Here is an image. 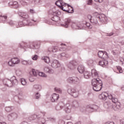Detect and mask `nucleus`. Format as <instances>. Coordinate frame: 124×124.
<instances>
[{"label": "nucleus", "mask_w": 124, "mask_h": 124, "mask_svg": "<svg viewBox=\"0 0 124 124\" xmlns=\"http://www.w3.org/2000/svg\"><path fill=\"white\" fill-rule=\"evenodd\" d=\"M61 26L64 27V28H68L69 26H71L75 30H83L86 27H87L88 29H92L93 28V26L91 25L90 22H72L69 18H66L65 19V24H61Z\"/></svg>", "instance_id": "nucleus-1"}, {"label": "nucleus", "mask_w": 124, "mask_h": 124, "mask_svg": "<svg viewBox=\"0 0 124 124\" xmlns=\"http://www.w3.org/2000/svg\"><path fill=\"white\" fill-rule=\"evenodd\" d=\"M78 106L79 104L78 103V102H77V101H74L73 102L72 105L70 103H67L66 104H64V103L61 102L59 103L58 104V105L56 106V109L57 110V111H60V110H62V109H63V108H64L65 112H66L67 113H69L71 112V109H72V107L77 108L78 107Z\"/></svg>", "instance_id": "nucleus-2"}, {"label": "nucleus", "mask_w": 124, "mask_h": 124, "mask_svg": "<svg viewBox=\"0 0 124 124\" xmlns=\"http://www.w3.org/2000/svg\"><path fill=\"white\" fill-rule=\"evenodd\" d=\"M93 89L95 92H99L102 89V81L99 78H93L92 80Z\"/></svg>", "instance_id": "nucleus-3"}, {"label": "nucleus", "mask_w": 124, "mask_h": 124, "mask_svg": "<svg viewBox=\"0 0 124 124\" xmlns=\"http://www.w3.org/2000/svg\"><path fill=\"white\" fill-rule=\"evenodd\" d=\"M41 114L43 117H41L39 119V124H45L46 121H50L53 124L56 123V119L52 117H49L47 116V114L45 112H41Z\"/></svg>", "instance_id": "nucleus-4"}, {"label": "nucleus", "mask_w": 124, "mask_h": 124, "mask_svg": "<svg viewBox=\"0 0 124 124\" xmlns=\"http://www.w3.org/2000/svg\"><path fill=\"white\" fill-rule=\"evenodd\" d=\"M3 85L6 87H12V86L18 85V80L16 77L13 76L10 79L7 78L4 79Z\"/></svg>", "instance_id": "nucleus-5"}, {"label": "nucleus", "mask_w": 124, "mask_h": 124, "mask_svg": "<svg viewBox=\"0 0 124 124\" xmlns=\"http://www.w3.org/2000/svg\"><path fill=\"white\" fill-rule=\"evenodd\" d=\"M20 48L24 49V51H27L26 48H30V49H38V46H35L33 43L29 44L25 42H22L19 46Z\"/></svg>", "instance_id": "nucleus-6"}, {"label": "nucleus", "mask_w": 124, "mask_h": 124, "mask_svg": "<svg viewBox=\"0 0 124 124\" xmlns=\"http://www.w3.org/2000/svg\"><path fill=\"white\" fill-rule=\"evenodd\" d=\"M19 63H20V59L17 57H14L9 60L8 62V65L11 67H13Z\"/></svg>", "instance_id": "nucleus-7"}, {"label": "nucleus", "mask_w": 124, "mask_h": 124, "mask_svg": "<svg viewBox=\"0 0 124 124\" xmlns=\"http://www.w3.org/2000/svg\"><path fill=\"white\" fill-rule=\"evenodd\" d=\"M98 76V73L95 69L92 70L91 73L89 71H85L84 73V77L85 79H89L91 76Z\"/></svg>", "instance_id": "nucleus-8"}, {"label": "nucleus", "mask_w": 124, "mask_h": 124, "mask_svg": "<svg viewBox=\"0 0 124 124\" xmlns=\"http://www.w3.org/2000/svg\"><path fill=\"white\" fill-rule=\"evenodd\" d=\"M95 16L101 23H105L107 21V17L104 14H99L98 13H95Z\"/></svg>", "instance_id": "nucleus-9"}, {"label": "nucleus", "mask_w": 124, "mask_h": 124, "mask_svg": "<svg viewBox=\"0 0 124 124\" xmlns=\"http://www.w3.org/2000/svg\"><path fill=\"white\" fill-rule=\"evenodd\" d=\"M61 13L60 11H57L55 12H53L52 15L53 16L51 18V20L54 22H59L60 21V15H61Z\"/></svg>", "instance_id": "nucleus-10"}, {"label": "nucleus", "mask_w": 124, "mask_h": 124, "mask_svg": "<svg viewBox=\"0 0 124 124\" xmlns=\"http://www.w3.org/2000/svg\"><path fill=\"white\" fill-rule=\"evenodd\" d=\"M67 93L69 94H71L73 97H78L79 95V92L74 88H69L67 90Z\"/></svg>", "instance_id": "nucleus-11"}, {"label": "nucleus", "mask_w": 124, "mask_h": 124, "mask_svg": "<svg viewBox=\"0 0 124 124\" xmlns=\"http://www.w3.org/2000/svg\"><path fill=\"white\" fill-rule=\"evenodd\" d=\"M17 118H18V114L16 112H13L8 114L5 119L8 120V121H14Z\"/></svg>", "instance_id": "nucleus-12"}, {"label": "nucleus", "mask_w": 124, "mask_h": 124, "mask_svg": "<svg viewBox=\"0 0 124 124\" xmlns=\"http://www.w3.org/2000/svg\"><path fill=\"white\" fill-rule=\"evenodd\" d=\"M61 46H62L60 48L58 46H55L52 49V52H53V53H56V52H58L59 50L61 52H62V51H65V50H66V46H65V44H61Z\"/></svg>", "instance_id": "nucleus-13"}, {"label": "nucleus", "mask_w": 124, "mask_h": 124, "mask_svg": "<svg viewBox=\"0 0 124 124\" xmlns=\"http://www.w3.org/2000/svg\"><path fill=\"white\" fill-rule=\"evenodd\" d=\"M76 65H77V61L76 60L71 61L67 64L68 68L71 70L75 69Z\"/></svg>", "instance_id": "nucleus-14"}, {"label": "nucleus", "mask_w": 124, "mask_h": 124, "mask_svg": "<svg viewBox=\"0 0 124 124\" xmlns=\"http://www.w3.org/2000/svg\"><path fill=\"white\" fill-rule=\"evenodd\" d=\"M31 21L29 20H24L22 21H20L18 22V26L20 27H25V26H31Z\"/></svg>", "instance_id": "nucleus-15"}, {"label": "nucleus", "mask_w": 124, "mask_h": 124, "mask_svg": "<svg viewBox=\"0 0 124 124\" xmlns=\"http://www.w3.org/2000/svg\"><path fill=\"white\" fill-rule=\"evenodd\" d=\"M98 57L101 59H107L108 58V53L106 51H100L98 52Z\"/></svg>", "instance_id": "nucleus-16"}, {"label": "nucleus", "mask_w": 124, "mask_h": 124, "mask_svg": "<svg viewBox=\"0 0 124 124\" xmlns=\"http://www.w3.org/2000/svg\"><path fill=\"white\" fill-rule=\"evenodd\" d=\"M51 66L53 68H58V67H60V66H61V64L58 60H53L51 62Z\"/></svg>", "instance_id": "nucleus-17"}, {"label": "nucleus", "mask_w": 124, "mask_h": 124, "mask_svg": "<svg viewBox=\"0 0 124 124\" xmlns=\"http://www.w3.org/2000/svg\"><path fill=\"white\" fill-rule=\"evenodd\" d=\"M9 6H12L14 8H19L20 7V5L18 3L17 1H10L8 3Z\"/></svg>", "instance_id": "nucleus-18"}, {"label": "nucleus", "mask_w": 124, "mask_h": 124, "mask_svg": "<svg viewBox=\"0 0 124 124\" xmlns=\"http://www.w3.org/2000/svg\"><path fill=\"white\" fill-rule=\"evenodd\" d=\"M60 97V95L56 93H53L50 97V100L52 102H56Z\"/></svg>", "instance_id": "nucleus-19"}, {"label": "nucleus", "mask_w": 124, "mask_h": 124, "mask_svg": "<svg viewBox=\"0 0 124 124\" xmlns=\"http://www.w3.org/2000/svg\"><path fill=\"white\" fill-rule=\"evenodd\" d=\"M18 15L20 17L22 18H23V19H26L25 20H29V15H28V13L25 12H19L18 13Z\"/></svg>", "instance_id": "nucleus-20"}, {"label": "nucleus", "mask_w": 124, "mask_h": 124, "mask_svg": "<svg viewBox=\"0 0 124 124\" xmlns=\"http://www.w3.org/2000/svg\"><path fill=\"white\" fill-rule=\"evenodd\" d=\"M111 108L114 111H118L121 108V104L120 103H117L111 106Z\"/></svg>", "instance_id": "nucleus-21"}, {"label": "nucleus", "mask_w": 124, "mask_h": 124, "mask_svg": "<svg viewBox=\"0 0 124 124\" xmlns=\"http://www.w3.org/2000/svg\"><path fill=\"white\" fill-rule=\"evenodd\" d=\"M42 90V86L40 84H35L33 86V90L34 92H40Z\"/></svg>", "instance_id": "nucleus-22"}, {"label": "nucleus", "mask_w": 124, "mask_h": 124, "mask_svg": "<svg viewBox=\"0 0 124 124\" xmlns=\"http://www.w3.org/2000/svg\"><path fill=\"white\" fill-rule=\"evenodd\" d=\"M108 97V94L107 93L103 92L99 95V98L102 99V100H106Z\"/></svg>", "instance_id": "nucleus-23"}, {"label": "nucleus", "mask_w": 124, "mask_h": 124, "mask_svg": "<svg viewBox=\"0 0 124 124\" xmlns=\"http://www.w3.org/2000/svg\"><path fill=\"white\" fill-rule=\"evenodd\" d=\"M44 70L45 72L48 73L49 74H53V73H54V70L48 66H45L44 68Z\"/></svg>", "instance_id": "nucleus-24"}, {"label": "nucleus", "mask_w": 124, "mask_h": 124, "mask_svg": "<svg viewBox=\"0 0 124 124\" xmlns=\"http://www.w3.org/2000/svg\"><path fill=\"white\" fill-rule=\"evenodd\" d=\"M97 20H98V18L95 16V13H94V17L92 18L91 22L93 24V25H97L98 24V21Z\"/></svg>", "instance_id": "nucleus-25"}, {"label": "nucleus", "mask_w": 124, "mask_h": 124, "mask_svg": "<svg viewBox=\"0 0 124 124\" xmlns=\"http://www.w3.org/2000/svg\"><path fill=\"white\" fill-rule=\"evenodd\" d=\"M99 64L103 67H106L108 65V61L106 60L99 61Z\"/></svg>", "instance_id": "nucleus-26"}, {"label": "nucleus", "mask_w": 124, "mask_h": 124, "mask_svg": "<svg viewBox=\"0 0 124 124\" xmlns=\"http://www.w3.org/2000/svg\"><path fill=\"white\" fill-rule=\"evenodd\" d=\"M78 70L79 73H84L85 72V66L83 65H79L78 67Z\"/></svg>", "instance_id": "nucleus-27"}, {"label": "nucleus", "mask_w": 124, "mask_h": 124, "mask_svg": "<svg viewBox=\"0 0 124 124\" xmlns=\"http://www.w3.org/2000/svg\"><path fill=\"white\" fill-rule=\"evenodd\" d=\"M87 108H88V109H90L91 110H93H93H97V109H98V107L95 105H89L87 106Z\"/></svg>", "instance_id": "nucleus-28"}, {"label": "nucleus", "mask_w": 124, "mask_h": 124, "mask_svg": "<svg viewBox=\"0 0 124 124\" xmlns=\"http://www.w3.org/2000/svg\"><path fill=\"white\" fill-rule=\"evenodd\" d=\"M0 19L2 23H6V19H7V16L2 15L1 13H0Z\"/></svg>", "instance_id": "nucleus-29"}, {"label": "nucleus", "mask_w": 124, "mask_h": 124, "mask_svg": "<svg viewBox=\"0 0 124 124\" xmlns=\"http://www.w3.org/2000/svg\"><path fill=\"white\" fill-rule=\"evenodd\" d=\"M55 4L57 5V6H59V7H60V6L62 5H66L67 4L66 3L64 2L62 0H59L55 2Z\"/></svg>", "instance_id": "nucleus-30"}, {"label": "nucleus", "mask_w": 124, "mask_h": 124, "mask_svg": "<svg viewBox=\"0 0 124 124\" xmlns=\"http://www.w3.org/2000/svg\"><path fill=\"white\" fill-rule=\"evenodd\" d=\"M41 60L46 63H50V58L48 56H43L41 57Z\"/></svg>", "instance_id": "nucleus-31"}, {"label": "nucleus", "mask_w": 124, "mask_h": 124, "mask_svg": "<svg viewBox=\"0 0 124 124\" xmlns=\"http://www.w3.org/2000/svg\"><path fill=\"white\" fill-rule=\"evenodd\" d=\"M64 6H66V5H64ZM62 10H63V11H65L66 12H67L68 13H73L74 12V9L73 8H72V10L70 12L69 10H66L65 9H63V5H61V6L59 7Z\"/></svg>", "instance_id": "nucleus-32"}, {"label": "nucleus", "mask_w": 124, "mask_h": 124, "mask_svg": "<svg viewBox=\"0 0 124 124\" xmlns=\"http://www.w3.org/2000/svg\"><path fill=\"white\" fill-rule=\"evenodd\" d=\"M59 59H64V58H68V55L65 53H62L58 55Z\"/></svg>", "instance_id": "nucleus-33"}, {"label": "nucleus", "mask_w": 124, "mask_h": 124, "mask_svg": "<svg viewBox=\"0 0 124 124\" xmlns=\"http://www.w3.org/2000/svg\"><path fill=\"white\" fill-rule=\"evenodd\" d=\"M104 106L106 108H109V107H111V106H112V105H111V103L109 101L108 102H106L104 104Z\"/></svg>", "instance_id": "nucleus-34"}, {"label": "nucleus", "mask_w": 124, "mask_h": 124, "mask_svg": "<svg viewBox=\"0 0 124 124\" xmlns=\"http://www.w3.org/2000/svg\"><path fill=\"white\" fill-rule=\"evenodd\" d=\"M13 109H14V107H6L5 108V111H6V112H11Z\"/></svg>", "instance_id": "nucleus-35"}, {"label": "nucleus", "mask_w": 124, "mask_h": 124, "mask_svg": "<svg viewBox=\"0 0 124 124\" xmlns=\"http://www.w3.org/2000/svg\"><path fill=\"white\" fill-rule=\"evenodd\" d=\"M36 118H37V115H36V114H33L30 116L29 119L30 121H33L34 120H35Z\"/></svg>", "instance_id": "nucleus-36"}, {"label": "nucleus", "mask_w": 124, "mask_h": 124, "mask_svg": "<svg viewBox=\"0 0 124 124\" xmlns=\"http://www.w3.org/2000/svg\"><path fill=\"white\" fill-rule=\"evenodd\" d=\"M32 2H33L35 4H41L42 0H32Z\"/></svg>", "instance_id": "nucleus-37"}, {"label": "nucleus", "mask_w": 124, "mask_h": 124, "mask_svg": "<svg viewBox=\"0 0 124 124\" xmlns=\"http://www.w3.org/2000/svg\"><path fill=\"white\" fill-rule=\"evenodd\" d=\"M79 83H80V79L77 77H74V83L79 84Z\"/></svg>", "instance_id": "nucleus-38"}, {"label": "nucleus", "mask_w": 124, "mask_h": 124, "mask_svg": "<svg viewBox=\"0 0 124 124\" xmlns=\"http://www.w3.org/2000/svg\"><path fill=\"white\" fill-rule=\"evenodd\" d=\"M20 81L23 86H27V80L25 78H21Z\"/></svg>", "instance_id": "nucleus-39"}, {"label": "nucleus", "mask_w": 124, "mask_h": 124, "mask_svg": "<svg viewBox=\"0 0 124 124\" xmlns=\"http://www.w3.org/2000/svg\"><path fill=\"white\" fill-rule=\"evenodd\" d=\"M31 73L32 76H34L35 77H36L37 75V73H36V71H35V70L33 69H32V71H31Z\"/></svg>", "instance_id": "nucleus-40"}, {"label": "nucleus", "mask_w": 124, "mask_h": 124, "mask_svg": "<svg viewBox=\"0 0 124 124\" xmlns=\"http://www.w3.org/2000/svg\"><path fill=\"white\" fill-rule=\"evenodd\" d=\"M38 74H39V76H41V77H45V78L47 77V75L45 74V73L42 72H39Z\"/></svg>", "instance_id": "nucleus-41"}, {"label": "nucleus", "mask_w": 124, "mask_h": 124, "mask_svg": "<svg viewBox=\"0 0 124 124\" xmlns=\"http://www.w3.org/2000/svg\"><path fill=\"white\" fill-rule=\"evenodd\" d=\"M6 23H8V24H10V26H12V25H14V22L12 20L8 21L7 19H7H6ZM6 23H4V24H6Z\"/></svg>", "instance_id": "nucleus-42"}, {"label": "nucleus", "mask_w": 124, "mask_h": 124, "mask_svg": "<svg viewBox=\"0 0 124 124\" xmlns=\"http://www.w3.org/2000/svg\"><path fill=\"white\" fill-rule=\"evenodd\" d=\"M67 82H68V83H74V77L69 78L67 79Z\"/></svg>", "instance_id": "nucleus-43"}, {"label": "nucleus", "mask_w": 124, "mask_h": 124, "mask_svg": "<svg viewBox=\"0 0 124 124\" xmlns=\"http://www.w3.org/2000/svg\"><path fill=\"white\" fill-rule=\"evenodd\" d=\"M35 80V77L33 76H31L29 78V81H30V82H34Z\"/></svg>", "instance_id": "nucleus-44"}, {"label": "nucleus", "mask_w": 124, "mask_h": 124, "mask_svg": "<svg viewBox=\"0 0 124 124\" xmlns=\"http://www.w3.org/2000/svg\"><path fill=\"white\" fill-rule=\"evenodd\" d=\"M87 63L89 66H93V60H89L88 61Z\"/></svg>", "instance_id": "nucleus-45"}, {"label": "nucleus", "mask_w": 124, "mask_h": 124, "mask_svg": "<svg viewBox=\"0 0 124 124\" xmlns=\"http://www.w3.org/2000/svg\"><path fill=\"white\" fill-rule=\"evenodd\" d=\"M54 91L56 92V93H62V90L61 89L58 88H55Z\"/></svg>", "instance_id": "nucleus-46"}, {"label": "nucleus", "mask_w": 124, "mask_h": 124, "mask_svg": "<svg viewBox=\"0 0 124 124\" xmlns=\"http://www.w3.org/2000/svg\"><path fill=\"white\" fill-rule=\"evenodd\" d=\"M40 96H41L40 94L38 92L36 93L35 94V98L36 99H39V98H40Z\"/></svg>", "instance_id": "nucleus-47"}, {"label": "nucleus", "mask_w": 124, "mask_h": 124, "mask_svg": "<svg viewBox=\"0 0 124 124\" xmlns=\"http://www.w3.org/2000/svg\"><path fill=\"white\" fill-rule=\"evenodd\" d=\"M111 100L112 102L114 103V104H117V103H119V102H118V99L117 98L113 97Z\"/></svg>", "instance_id": "nucleus-48"}, {"label": "nucleus", "mask_w": 124, "mask_h": 124, "mask_svg": "<svg viewBox=\"0 0 124 124\" xmlns=\"http://www.w3.org/2000/svg\"><path fill=\"white\" fill-rule=\"evenodd\" d=\"M16 73L17 75V76H21V75H22V71L17 70L16 71Z\"/></svg>", "instance_id": "nucleus-49"}, {"label": "nucleus", "mask_w": 124, "mask_h": 124, "mask_svg": "<svg viewBox=\"0 0 124 124\" xmlns=\"http://www.w3.org/2000/svg\"><path fill=\"white\" fill-rule=\"evenodd\" d=\"M116 67L120 73H123V70L122 69V67L121 66H118Z\"/></svg>", "instance_id": "nucleus-50"}, {"label": "nucleus", "mask_w": 124, "mask_h": 124, "mask_svg": "<svg viewBox=\"0 0 124 124\" xmlns=\"http://www.w3.org/2000/svg\"><path fill=\"white\" fill-rule=\"evenodd\" d=\"M38 59V56L37 55H35L32 57V60H33V61H37Z\"/></svg>", "instance_id": "nucleus-51"}, {"label": "nucleus", "mask_w": 124, "mask_h": 124, "mask_svg": "<svg viewBox=\"0 0 124 124\" xmlns=\"http://www.w3.org/2000/svg\"><path fill=\"white\" fill-rule=\"evenodd\" d=\"M21 63L24 64V65H27L28 64V61L23 60L21 62Z\"/></svg>", "instance_id": "nucleus-52"}, {"label": "nucleus", "mask_w": 124, "mask_h": 124, "mask_svg": "<svg viewBox=\"0 0 124 124\" xmlns=\"http://www.w3.org/2000/svg\"><path fill=\"white\" fill-rule=\"evenodd\" d=\"M87 4L88 5H92L93 4V0H88L87 1Z\"/></svg>", "instance_id": "nucleus-53"}, {"label": "nucleus", "mask_w": 124, "mask_h": 124, "mask_svg": "<svg viewBox=\"0 0 124 124\" xmlns=\"http://www.w3.org/2000/svg\"><path fill=\"white\" fill-rule=\"evenodd\" d=\"M108 97L109 98V99H111V100H112V98H114V97L113 96V95H112L111 94H108Z\"/></svg>", "instance_id": "nucleus-54"}, {"label": "nucleus", "mask_w": 124, "mask_h": 124, "mask_svg": "<svg viewBox=\"0 0 124 124\" xmlns=\"http://www.w3.org/2000/svg\"><path fill=\"white\" fill-rule=\"evenodd\" d=\"M32 64V62L31 60H29L27 61V65H31Z\"/></svg>", "instance_id": "nucleus-55"}, {"label": "nucleus", "mask_w": 124, "mask_h": 124, "mask_svg": "<svg viewBox=\"0 0 124 124\" xmlns=\"http://www.w3.org/2000/svg\"><path fill=\"white\" fill-rule=\"evenodd\" d=\"M120 61L122 62V64H124V59L122 57L120 58Z\"/></svg>", "instance_id": "nucleus-56"}, {"label": "nucleus", "mask_w": 124, "mask_h": 124, "mask_svg": "<svg viewBox=\"0 0 124 124\" xmlns=\"http://www.w3.org/2000/svg\"><path fill=\"white\" fill-rule=\"evenodd\" d=\"M65 123L63 120H60L59 121L58 124H65Z\"/></svg>", "instance_id": "nucleus-57"}, {"label": "nucleus", "mask_w": 124, "mask_h": 124, "mask_svg": "<svg viewBox=\"0 0 124 124\" xmlns=\"http://www.w3.org/2000/svg\"><path fill=\"white\" fill-rule=\"evenodd\" d=\"M88 18L89 19V20H90V21L91 22V20L93 19V17H92V16H91V15H88Z\"/></svg>", "instance_id": "nucleus-58"}, {"label": "nucleus", "mask_w": 124, "mask_h": 124, "mask_svg": "<svg viewBox=\"0 0 124 124\" xmlns=\"http://www.w3.org/2000/svg\"><path fill=\"white\" fill-rule=\"evenodd\" d=\"M113 32H110L109 33H107L106 35L107 36H111V35H113Z\"/></svg>", "instance_id": "nucleus-59"}, {"label": "nucleus", "mask_w": 124, "mask_h": 124, "mask_svg": "<svg viewBox=\"0 0 124 124\" xmlns=\"http://www.w3.org/2000/svg\"><path fill=\"white\" fill-rule=\"evenodd\" d=\"M30 13H31V14H34V13H35V11H34V10H33V9H31Z\"/></svg>", "instance_id": "nucleus-60"}, {"label": "nucleus", "mask_w": 124, "mask_h": 124, "mask_svg": "<svg viewBox=\"0 0 124 124\" xmlns=\"http://www.w3.org/2000/svg\"><path fill=\"white\" fill-rule=\"evenodd\" d=\"M120 124H124V119H121L120 120Z\"/></svg>", "instance_id": "nucleus-61"}, {"label": "nucleus", "mask_w": 124, "mask_h": 124, "mask_svg": "<svg viewBox=\"0 0 124 124\" xmlns=\"http://www.w3.org/2000/svg\"><path fill=\"white\" fill-rule=\"evenodd\" d=\"M105 124H115L113 122H108L105 123Z\"/></svg>", "instance_id": "nucleus-62"}, {"label": "nucleus", "mask_w": 124, "mask_h": 124, "mask_svg": "<svg viewBox=\"0 0 124 124\" xmlns=\"http://www.w3.org/2000/svg\"><path fill=\"white\" fill-rule=\"evenodd\" d=\"M94 1H97L98 2H102L103 1V0H94Z\"/></svg>", "instance_id": "nucleus-63"}, {"label": "nucleus", "mask_w": 124, "mask_h": 124, "mask_svg": "<svg viewBox=\"0 0 124 124\" xmlns=\"http://www.w3.org/2000/svg\"><path fill=\"white\" fill-rule=\"evenodd\" d=\"M81 124V123L80 121H78V122L75 123V124Z\"/></svg>", "instance_id": "nucleus-64"}]
</instances>
